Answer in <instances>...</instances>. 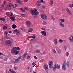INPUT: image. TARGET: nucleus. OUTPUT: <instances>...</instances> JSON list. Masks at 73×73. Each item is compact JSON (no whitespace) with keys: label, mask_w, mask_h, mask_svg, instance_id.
I'll return each mask as SVG.
<instances>
[{"label":"nucleus","mask_w":73,"mask_h":73,"mask_svg":"<svg viewBox=\"0 0 73 73\" xmlns=\"http://www.w3.org/2000/svg\"><path fill=\"white\" fill-rule=\"evenodd\" d=\"M13 69L15 70H17V67L16 66H14Z\"/></svg>","instance_id":"nucleus-29"},{"label":"nucleus","mask_w":73,"mask_h":73,"mask_svg":"<svg viewBox=\"0 0 73 73\" xmlns=\"http://www.w3.org/2000/svg\"><path fill=\"white\" fill-rule=\"evenodd\" d=\"M65 10L68 13V14L69 15H72V12L68 9L67 8H66L65 9Z\"/></svg>","instance_id":"nucleus-5"},{"label":"nucleus","mask_w":73,"mask_h":73,"mask_svg":"<svg viewBox=\"0 0 73 73\" xmlns=\"http://www.w3.org/2000/svg\"><path fill=\"white\" fill-rule=\"evenodd\" d=\"M17 50H20V48L19 47H14L11 50V54H15V55H17L19 53V51Z\"/></svg>","instance_id":"nucleus-1"},{"label":"nucleus","mask_w":73,"mask_h":73,"mask_svg":"<svg viewBox=\"0 0 73 73\" xmlns=\"http://www.w3.org/2000/svg\"><path fill=\"white\" fill-rule=\"evenodd\" d=\"M6 14L7 16H12L13 15V13L9 12H6Z\"/></svg>","instance_id":"nucleus-11"},{"label":"nucleus","mask_w":73,"mask_h":73,"mask_svg":"<svg viewBox=\"0 0 73 73\" xmlns=\"http://www.w3.org/2000/svg\"><path fill=\"white\" fill-rule=\"evenodd\" d=\"M28 9L27 7H24V10H26V11H27Z\"/></svg>","instance_id":"nucleus-51"},{"label":"nucleus","mask_w":73,"mask_h":73,"mask_svg":"<svg viewBox=\"0 0 73 73\" xmlns=\"http://www.w3.org/2000/svg\"><path fill=\"white\" fill-rule=\"evenodd\" d=\"M36 38V36H32V38H33V39H35Z\"/></svg>","instance_id":"nucleus-56"},{"label":"nucleus","mask_w":73,"mask_h":73,"mask_svg":"<svg viewBox=\"0 0 73 73\" xmlns=\"http://www.w3.org/2000/svg\"><path fill=\"white\" fill-rule=\"evenodd\" d=\"M12 42L10 40H8L5 42V43L7 45H11Z\"/></svg>","instance_id":"nucleus-12"},{"label":"nucleus","mask_w":73,"mask_h":73,"mask_svg":"<svg viewBox=\"0 0 73 73\" xmlns=\"http://www.w3.org/2000/svg\"><path fill=\"white\" fill-rule=\"evenodd\" d=\"M41 29H42V30H43V31H45V29L44 27H42Z\"/></svg>","instance_id":"nucleus-57"},{"label":"nucleus","mask_w":73,"mask_h":73,"mask_svg":"<svg viewBox=\"0 0 73 73\" xmlns=\"http://www.w3.org/2000/svg\"><path fill=\"white\" fill-rule=\"evenodd\" d=\"M15 6L16 7H19V5L17 4H15Z\"/></svg>","instance_id":"nucleus-47"},{"label":"nucleus","mask_w":73,"mask_h":73,"mask_svg":"<svg viewBox=\"0 0 73 73\" xmlns=\"http://www.w3.org/2000/svg\"><path fill=\"white\" fill-rule=\"evenodd\" d=\"M37 69H36L35 71H33V73H37Z\"/></svg>","instance_id":"nucleus-45"},{"label":"nucleus","mask_w":73,"mask_h":73,"mask_svg":"<svg viewBox=\"0 0 73 73\" xmlns=\"http://www.w3.org/2000/svg\"><path fill=\"white\" fill-rule=\"evenodd\" d=\"M32 31H33V29L31 28H30L28 30L29 32H32Z\"/></svg>","instance_id":"nucleus-21"},{"label":"nucleus","mask_w":73,"mask_h":73,"mask_svg":"<svg viewBox=\"0 0 73 73\" xmlns=\"http://www.w3.org/2000/svg\"><path fill=\"white\" fill-rule=\"evenodd\" d=\"M41 17L42 19H47V16H46V15L43 14H42L41 15Z\"/></svg>","instance_id":"nucleus-6"},{"label":"nucleus","mask_w":73,"mask_h":73,"mask_svg":"<svg viewBox=\"0 0 73 73\" xmlns=\"http://www.w3.org/2000/svg\"><path fill=\"white\" fill-rule=\"evenodd\" d=\"M66 65L67 66H68V67L69 66V62L68 60L67 61Z\"/></svg>","instance_id":"nucleus-31"},{"label":"nucleus","mask_w":73,"mask_h":73,"mask_svg":"<svg viewBox=\"0 0 73 73\" xmlns=\"http://www.w3.org/2000/svg\"><path fill=\"white\" fill-rule=\"evenodd\" d=\"M8 63H11V62H12V60L10 58H8Z\"/></svg>","instance_id":"nucleus-22"},{"label":"nucleus","mask_w":73,"mask_h":73,"mask_svg":"<svg viewBox=\"0 0 73 73\" xmlns=\"http://www.w3.org/2000/svg\"><path fill=\"white\" fill-rule=\"evenodd\" d=\"M27 53L26 52L25 54L23 56V58H25V57H26V55H27Z\"/></svg>","instance_id":"nucleus-32"},{"label":"nucleus","mask_w":73,"mask_h":73,"mask_svg":"<svg viewBox=\"0 0 73 73\" xmlns=\"http://www.w3.org/2000/svg\"><path fill=\"white\" fill-rule=\"evenodd\" d=\"M28 1V0H24V1L25 2H27Z\"/></svg>","instance_id":"nucleus-62"},{"label":"nucleus","mask_w":73,"mask_h":73,"mask_svg":"<svg viewBox=\"0 0 73 73\" xmlns=\"http://www.w3.org/2000/svg\"><path fill=\"white\" fill-rule=\"evenodd\" d=\"M44 68L45 70L48 69V65L45 64L44 65Z\"/></svg>","instance_id":"nucleus-14"},{"label":"nucleus","mask_w":73,"mask_h":73,"mask_svg":"<svg viewBox=\"0 0 73 73\" xmlns=\"http://www.w3.org/2000/svg\"><path fill=\"white\" fill-rule=\"evenodd\" d=\"M30 56H27V58L28 60L30 58Z\"/></svg>","instance_id":"nucleus-53"},{"label":"nucleus","mask_w":73,"mask_h":73,"mask_svg":"<svg viewBox=\"0 0 73 73\" xmlns=\"http://www.w3.org/2000/svg\"><path fill=\"white\" fill-rule=\"evenodd\" d=\"M17 3H19V4H23V3L22 2V1L19 0H18L17 1Z\"/></svg>","instance_id":"nucleus-27"},{"label":"nucleus","mask_w":73,"mask_h":73,"mask_svg":"<svg viewBox=\"0 0 73 73\" xmlns=\"http://www.w3.org/2000/svg\"><path fill=\"white\" fill-rule=\"evenodd\" d=\"M68 6H69V7H70V8H73L72 5V4H68Z\"/></svg>","instance_id":"nucleus-38"},{"label":"nucleus","mask_w":73,"mask_h":73,"mask_svg":"<svg viewBox=\"0 0 73 73\" xmlns=\"http://www.w3.org/2000/svg\"><path fill=\"white\" fill-rule=\"evenodd\" d=\"M59 26L61 27V28H64L65 27V25L62 22H60L59 23Z\"/></svg>","instance_id":"nucleus-13"},{"label":"nucleus","mask_w":73,"mask_h":73,"mask_svg":"<svg viewBox=\"0 0 73 73\" xmlns=\"http://www.w3.org/2000/svg\"><path fill=\"white\" fill-rule=\"evenodd\" d=\"M21 32H20L19 31H18L16 33V35H21Z\"/></svg>","instance_id":"nucleus-26"},{"label":"nucleus","mask_w":73,"mask_h":73,"mask_svg":"<svg viewBox=\"0 0 73 73\" xmlns=\"http://www.w3.org/2000/svg\"><path fill=\"white\" fill-rule=\"evenodd\" d=\"M7 6L8 7H10V8H11V7H12V4L11 3H9L8 5Z\"/></svg>","instance_id":"nucleus-33"},{"label":"nucleus","mask_w":73,"mask_h":73,"mask_svg":"<svg viewBox=\"0 0 73 73\" xmlns=\"http://www.w3.org/2000/svg\"><path fill=\"white\" fill-rule=\"evenodd\" d=\"M30 70L31 73H32V68H30Z\"/></svg>","instance_id":"nucleus-58"},{"label":"nucleus","mask_w":73,"mask_h":73,"mask_svg":"<svg viewBox=\"0 0 73 73\" xmlns=\"http://www.w3.org/2000/svg\"><path fill=\"white\" fill-rule=\"evenodd\" d=\"M52 19H53V20H54V17H52Z\"/></svg>","instance_id":"nucleus-63"},{"label":"nucleus","mask_w":73,"mask_h":73,"mask_svg":"<svg viewBox=\"0 0 73 73\" xmlns=\"http://www.w3.org/2000/svg\"><path fill=\"white\" fill-rule=\"evenodd\" d=\"M52 52L54 53H56V50H55L54 49H52Z\"/></svg>","instance_id":"nucleus-42"},{"label":"nucleus","mask_w":73,"mask_h":73,"mask_svg":"<svg viewBox=\"0 0 73 73\" xmlns=\"http://www.w3.org/2000/svg\"><path fill=\"white\" fill-rule=\"evenodd\" d=\"M1 59L4 60L5 61H7V58H6L4 56H1L0 57Z\"/></svg>","instance_id":"nucleus-10"},{"label":"nucleus","mask_w":73,"mask_h":73,"mask_svg":"<svg viewBox=\"0 0 73 73\" xmlns=\"http://www.w3.org/2000/svg\"><path fill=\"white\" fill-rule=\"evenodd\" d=\"M66 56H69V53H68V52H66Z\"/></svg>","instance_id":"nucleus-59"},{"label":"nucleus","mask_w":73,"mask_h":73,"mask_svg":"<svg viewBox=\"0 0 73 73\" xmlns=\"http://www.w3.org/2000/svg\"><path fill=\"white\" fill-rule=\"evenodd\" d=\"M49 4L50 5H53V1H49Z\"/></svg>","instance_id":"nucleus-28"},{"label":"nucleus","mask_w":73,"mask_h":73,"mask_svg":"<svg viewBox=\"0 0 73 73\" xmlns=\"http://www.w3.org/2000/svg\"><path fill=\"white\" fill-rule=\"evenodd\" d=\"M28 38H32V36H28Z\"/></svg>","instance_id":"nucleus-52"},{"label":"nucleus","mask_w":73,"mask_h":73,"mask_svg":"<svg viewBox=\"0 0 73 73\" xmlns=\"http://www.w3.org/2000/svg\"><path fill=\"white\" fill-rule=\"evenodd\" d=\"M40 1L42 3H45V2L44 1H43V0H41Z\"/></svg>","instance_id":"nucleus-55"},{"label":"nucleus","mask_w":73,"mask_h":73,"mask_svg":"<svg viewBox=\"0 0 73 73\" xmlns=\"http://www.w3.org/2000/svg\"><path fill=\"white\" fill-rule=\"evenodd\" d=\"M34 58L35 59H38V58H37V57H36V56H34Z\"/></svg>","instance_id":"nucleus-60"},{"label":"nucleus","mask_w":73,"mask_h":73,"mask_svg":"<svg viewBox=\"0 0 73 73\" xmlns=\"http://www.w3.org/2000/svg\"><path fill=\"white\" fill-rule=\"evenodd\" d=\"M49 66L50 69H52L53 68V61L51 60L49 61Z\"/></svg>","instance_id":"nucleus-3"},{"label":"nucleus","mask_w":73,"mask_h":73,"mask_svg":"<svg viewBox=\"0 0 73 73\" xmlns=\"http://www.w3.org/2000/svg\"><path fill=\"white\" fill-rule=\"evenodd\" d=\"M41 34L43 36H46V30L41 31Z\"/></svg>","instance_id":"nucleus-9"},{"label":"nucleus","mask_w":73,"mask_h":73,"mask_svg":"<svg viewBox=\"0 0 73 73\" xmlns=\"http://www.w3.org/2000/svg\"><path fill=\"white\" fill-rule=\"evenodd\" d=\"M34 10V12H36V14L37 15V13H38V12H37V9H35Z\"/></svg>","instance_id":"nucleus-39"},{"label":"nucleus","mask_w":73,"mask_h":73,"mask_svg":"<svg viewBox=\"0 0 73 73\" xmlns=\"http://www.w3.org/2000/svg\"><path fill=\"white\" fill-rule=\"evenodd\" d=\"M22 57L21 56L19 57L18 58L16 59H13L12 60V62L14 63H18L19 62V61L20 60L21 58Z\"/></svg>","instance_id":"nucleus-2"},{"label":"nucleus","mask_w":73,"mask_h":73,"mask_svg":"<svg viewBox=\"0 0 73 73\" xmlns=\"http://www.w3.org/2000/svg\"><path fill=\"white\" fill-rule=\"evenodd\" d=\"M16 27H17V26L15 25H13L12 26V27L13 29H15L16 28Z\"/></svg>","instance_id":"nucleus-24"},{"label":"nucleus","mask_w":73,"mask_h":73,"mask_svg":"<svg viewBox=\"0 0 73 73\" xmlns=\"http://www.w3.org/2000/svg\"><path fill=\"white\" fill-rule=\"evenodd\" d=\"M27 27H30L31 26V22L29 21H27L26 22Z\"/></svg>","instance_id":"nucleus-8"},{"label":"nucleus","mask_w":73,"mask_h":73,"mask_svg":"<svg viewBox=\"0 0 73 73\" xmlns=\"http://www.w3.org/2000/svg\"><path fill=\"white\" fill-rule=\"evenodd\" d=\"M18 31L17 29L14 30H13V32L14 33H16V32H17Z\"/></svg>","instance_id":"nucleus-43"},{"label":"nucleus","mask_w":73,"mask_h":73,"mask_svg":"<svg viewBox=\"0 0 73 73\" xmlns=\"http://www.w3.org/2000/svg\"><path fill=\"white\" fill-rule=\"evenodd\" d=\"M7 35H8V31H6L4 33V35L5 37H7Z\"/></svg>","instance_id":"nucleus-17"},{"label":"nucleus","mask_w":73,"mask_h":73,"mask_svg":"<svg viewBox=\"0 0 73 73\" xmlns=\"http://www.w3.org/2000/svg\"><path fill=\"white\" fill-rule=\"evenodd\" d=\"M0 20L1 21H5V19L2 18H0Z\"/></svg>","instance_id":"nucleus-40"},{"label":"nucleus","mask_w":73,"mask_h":73,"mask_svg":"<svg viewBox=\"0 0 73 73\" xmlns=\"http://www.w3.org/2000/svg\"><path fill=\"white\" fill-rule=\"evenodd\" d=\"M57 42H58V41H57V39L55 38L53 42L54 44L55 45H56V44H57Z\"/></svg>","instance_id":"nucleus-16"},{"label":"nucleus","mask_w":73,"mask_h":73,"mask_svg":"<svg viewBox=\"0 0 73 73\" xmlns=\"http://www.w3.org/2000/svg\"><path fill=\"white\" fill-rule=\"evenodd\" d=\"M59 42L60 43L63 42H64V40L62 39H59Z\"/></svg>","instance_id":"nucleus-34"},{"label":"nucleus","mask_w":73,"mask_h":73,"mask_svg":"<svg viewBox=\"0 0 73 73\" xmlns=\"http://www.w3.org/2000/svg\"><path fill=\"white\" fill-rule=\"evenodd\" d=\"M4 5H2L1 7L0 8V11H3V9H4Z\"/></svg>","instance_id":"nucleus-19"},{"label":"nucleus","mask_w":73,"mask_h":73,"mask_svg":"<svg viewBox=\"0 0 73 73\" xmlns=\"http://www.w3.org/2000/svg\"><path fill=\"white\" fill-rule=\"evenodd\" d=\"M21 9V11H23V12H25V10H24V9H23V8H21V9Z\"/></svg>","instance_id":"nucleus-49"},{"label":"nucleus","mask_w":73,"mask_h":73,"mask_svg":"<svg viewBox=\"0 0 73 73\" xmlns=\"http://www.w3.org/2000/svg\"><path fill=\"white\" fill-rule=\"evenodd\" d=\"M43 25H46V22L44 21L42 23Z\"/></svg>","instance_id":"nucleus-41"},{"label":"nucleus","mask_w":73,"mask_h":73,"mask_svg":"<svg viewBox=\"0 0 73 73\" xmlns=\"http://www.w3.org/2000/svg\"><path fill=\"white\" fill-rule=\"evenodd\" d=\"M21 15L22 16V17H25V14H22Z\"/></svg>","instance_id":"nucleus-50"},{"label":"nucleus","mask_w":73,"mask_h":73,"mask_svg":"<svg viewBox=\"0 0 73 73\" xmlns=\"http://www.w3.org/2000/svg\"><path fill=\"white\" fill-rule=\"evenodd\" d=\"M36 62H34L32 63V65H34L35 64V63H36Z\"/></svg>","instance_id":"nucleus-54"},{"label":"nucleus","mask_w":73,"mask_h":73,"mask_svg":"<svg viewBox=\"0 0 73 73\" xmlns=\"http://www.w3.org/2000/svg\"><path fill=\"white\" fill-rule=\"evenodd\" d=\"M10 19L12 21H15L16 20V19L14 17H12L10 18Z\"/></svg>","instance_id":"nucleus-20"},{"label":"nucleus","mask_w":73,"mask_h":73,"mask_svg":"<svg viewBox=\"0 0 73 73\" xmlns=\"http://www.w3.org/2000/svg\"><path fill=\"white\" fill-rule=\"evenodd\" d=\"M60 21H61L60 23H64L65 21V19H60Z\"/></svg>","instance_id":"nucleus-25"},{"label":"nucleus","mask_w":73,"mask_h":73,"mask_svg":"<svg viewBox=\"0 0 73 73\" xmlns=\"http://www.w3.org/2000/svg\"><path fill=\"white\" fill-rule=\"evenodd\" d=\"M36 5L38 7H39L41 5V2H40V1H38L36 3Z\"/></svg>","instance_id":"nucleus-15"},{"label":"nucleus","mask_w":73,"mask_h":73,"mask_svg":"<svg viewBox=\"0 0 73 73\" xmlns=\"http://www.w3.org/2000/svg\"><path fill=\"white\" fill-rule=\"evenodd\" d=\"M9 33H12V31H9Z\"/></svg>","instance_id":"nucleus-61"},{"label":"nucleus","mask_w":73,"mask_h":73,"mask_svg":"<svg viewBox=\"0 0 73 73\" xmlns=\"http://www.w3.org/2000/svg\"><path fill=\"white\" fill-rule=\"evenodd\" d=\"M56 64H55L54 66L53 70H54V71L56 70Z\"/></svg>","instance_id":"nucleus-30"},{"label":"nucleus","mask_w":73,"mask_h":73,"mask_svg":"<svg viewBox=\"0 0 73 73\" xmlns=\"http://www.w3.org/2000/svg\"><path fill=\"white\" fill-rule=\"evenodd\" d=\"M21 29L22 32H25V28H24V27H22L21 28Z\"/></svg>","instance_id":"nucleus-35"},{"label":"nucleus","mask_w":73,"mask_h":73,"mask_svg":"<svg viewBox=\"0 0 73 73\" xmlns=\"http://www.w3.org/2000/svg\"><path fill=\"white\" fill-rule=\"evenodd\" d=\"M7 28V25H4V26L3 27V30H5Z\"/></svg>","instance_id":"nucleus-23"},{"label":"nucleus","mask_w":73,"mask_h":73,"mask_svg":"<svg viewBox=\"0 0 73 73\" xmlns=\"http://www.w3.org/2000/svg\"><path fill=\"white\" fill-rule=\"evenodd\" d=\"M67 48V47H66V46H64V49L65 50H66V48Z\"/></svg>","instance_id":"nucleus-46"},{"label":"nucleus","mask_w":73,"mask_h":73,"mask_svg":"<svg viewBox=\"0 0 73 73\" xmlns=\"http://www.w3.org/2000/svg\"><path fill=\"white\" fill-rule=\"evenodd\" d=\"M66 60H65L62 66V69L64 70H66Z\"/></svg>","instance_id":"nucleus-4"},{"label":"nucleus","mask_w":73,"mask_h":73,"mask_svg":"<svg viewBox=\"0 0 73 73\" xmlns=\"http://www.w3.org/2000/svg\"><path fill=\"white\" fill-rule=\"evenodd\" d=\"M36 53H40V51L38 50H36Z\"/></svg>","instance_id":"nucleus-37"},{"label":"nucleus","mask_w":73,"mask_h":73,"mask_svg":"<svg viewBox=\"0 0 73 73\" xmlns=\"http://www.w3.org/2000/svg\"><path fill=\"white\" fill-rule=\"evenodd\" d=\"M30 13L31 15H36V12H35V10H31L30 11Z\"/></svg>","instance_id":"nucleus-7"},{"label":"nucleus","mask_w":73,"mask_h":73,"mask_svg":"<svg viewBox=\"0 0 73 73\" xmlns=\"http://www.w3.org/2000/svg\"><path fill=\"white\" fill-rule=\"evenodd\" d=\"M62 52V51L61 50H59L58 52V53H59V54H60V53H61Z\"/></svg>","instance_id":"nucleus-44"},{"label":"nucleus","mask_w":73,"mask_h":73,"mask_svg":"<svg viewBox=\"0 0 73 73\" xmlns=\"http://www.w3.org/2000/svg\"><path fill=\"white\" fill-rule=\"evenodd\" d=\"M56 69H60V68H61V67L60 66V65L59 64H56Z\"/></svg>","instance_id":"nucleus-18"},{"label":"nucleus","mask_w":73,"mask_h":73,"mask_svg":"<svg viewBox=\"0 0 73 73\" xmlns=\"http://www.w3.org/2000/svg\"><path fill=\"white\" fill-rule=\"evenodd\" d=\"M71 37L72 38L73 41V35L71 36Z\"/></svg>","instance_id":"nucleus-64"},{"label":"nucleus","mask_w":73,"mask_h":73,"mask_svg":"<svg viewBox=\"0 0 73 73\" xmlns=\"http://www.w3.org/2000/svg\"><path fill=\"white\" fill-rule=\"evenodd\" d=\"M69 40L71 42H73V38H72L71 37H70L69 38Z\"/></svg>","instance_id":"nucleus-36"},{"label":"nucleus","mask_w":73,"mask_h":73,"mask_svg":"<svg viewBox=\"0 0 73 73\" xmlns=\"http://www.w3.org/2000/svg\"><path fill=\"white\" fill-rule=\"evenodd\" d=\"M11 6H12V7L13 8H15L16 7L14 6V5H13V4H11Z\"/></svg>","instance_id":"nucleus-48"}]
</instances>
